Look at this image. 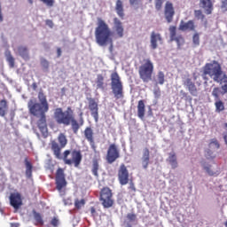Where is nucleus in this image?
Masks as SVG:
<instances>
[{"label": "nucleus", "mask_w": 227, "mask_h": 227, "mask_svg": "<svg viewBox=\"0 0 227 227\" xmlns=\"http://www.w3.org/2000/svg\"><path fill=\"white\" fill-rule=\"evenodd\" d=\"M96 83L98 90H104V75L98 74Z\"/></svg>", "instance_id": "c9c22d12"}, {"label": "nucleus", "mask_w": 227, "mask_h": 227, "mask_svg": "<svg viewBox=\"0 0 227 227\" xmlns=\"http://www.w3.org/2000/svg\"><path fill=\"white\" fill-rule=\"evenodd\" d=\"M192 43L195 47H198V45H200V34L196 33L193 35Z\"/></svg>", "instance_id": "37998d69"}, {"label": "nucleus", "mask_w": 227, "mask_h": 227, "mask_svg": "<svg viewBox=\"0 0 227 227\" xmlns=\"http://www.w3.org/2000/svg\"><path fill=\"white\" fill-rule=\"evenodd\" d=\"M120 159V149L116 144H111L106 152V161L108 164H113Z\"/></svg>", "instance_id": "1a4fd4ad"}, {"label": "nucleus", "mask_w": 227, "mask_h": 227, "mask_svg": "<svg viewBox=\"0 0 227 227\" xmlns=\"http://www.w3.org/2000/svg\"><path fill=\"white\" fill-rule=\"evenodd\" d=\"M215 111L218 114H220V113H223V111L226 109V107L224 106V102H223V100L221 99L215 100Z\"/></svg>", "instance_id": "7c9ffc66"}, {"label": "nucleus", "mask_w": 227, "mask_h": 227, "mask_svg": "<svg viewBox=\"0 0 227 227\" xmlns=\"http://www.w3.org/2000/svg\"><path fill=\"white\" fill-rule=\"evenodd\" d=\"M201 166H202L204 171H206V173L209 176H217L219 175V171H214L212 169V165L207 164V162H205V161H201Z\"/></svg>", "instance_id": "b1692460"}, {"label": "nucleus", "mask_w": 227, "mask_h": 227, "mask_svg": "<svg viewBox=\"0 0 227 227\" xmlns=\"http://www.w3.org/2000/svg\"><path fill=\"white\" fill-rule=\"evenodd\" d=\"M157 42L162 43V35L160 33L153 31L151 33V49L153 51L158 47Z\"/></svg>", "instance_id": "4be33fe9"}, {"label": "nucleus", "mask_w": 227, "mask_h": 227, "mask_svg": "<svg viewBox=\"0 0 227 227\" xmlns=\"http://www.w3.org/2000/svg\"><path fill=\"white\" fill-rule=\"evenodd\" d=\"M53 119L58 125H64V127L71 125L74 134H77L81 127L84 125V119L82 117L80 118V123L75 120L72 106H67L66 111H63L61 107L56 108L53 113Z\"/></svg>", "instance_id": "7ed1b4c3"}, {"label": "nucleus", "mask_w": 227, "mask_h": 227, "mask_svg": "<svg viewBox=\"0 0 227 227\" xmlns=\"http://www.w3.org/2000/svg\"><path fill=\"white\" fill-rule=\"evenodd\" d=\"M180 95H181V98L182 100H185V102H188V100H192V98H191V96H189V94H187V92L184 91V90H180Z\"/></svg>", "instance_id": "a19ab883"}, {"label": "nucleus", "mask_w": 227, "mask_h": 227, "mask_svg": "<svg viewBox=\"0 0 227 227\" xmlns=\"http://www.w3.org/2000/svg\"><path fill=\"white\" fill-rule=\"evenodd\" d=\"M194 17L198 19V20H204L205 14H203V12L201 10H195L194 11Z\"/></svg>", "instance_id": "ea45409f"}, {"label": "nucleus", "mask_w": 227, "mask_h": 227, "mask_svg": "<svg viewBox=\"0 0 227 227\" xmlns=\"http://www.w3.org/2000/svg\"><path fill=\"white\" fill-rule=\"evenodd\" d=\"M127 219H129L131 223H134L137 219V215L134 213H129L127 215Z\"/></svg>", "instance_id": "c03bdc74"}, {"label": "nucleus", "mask_w": 227, "mask_h": 227, "mask_svg": "<svg viewBox=\"0 0 227 227\" xmlns=\"http://www.w3.org/2000/svg\"><path fill=\"white\" fill-rule=\"evenodd\" d=\"M114 29L119 38H123L125 29L123 28V23H121V20H120L118 18L114 19Z\"/></svg>", "instance_id": "6ab92c4d"}, {"label": "nucleus", "mask_w": 227, "mask_h": 227, "mask_svg": "<svg viewBox=\"0 0 227 227\" xmlns=\"http://www.w3.org/2000/svg\"><path fill=\"white\" fill-rule=\"evenodd\" d=\"M139 78L143 82H150L153 75V62L150 59L144 60V63L138 67Z\"/></svg>", "instance_id": "39448f33"}, {"label": "nucleus", "mask_w": 227, "mask_h": 227, "mask_svg": "<svg viewBox=\"0 0 227 227\" xmlns=\"http://www.w3.org/2000/svg\"><path fill=\"white\" fill-rule=\"evenodd\" d=\"M18 52L22 59L29 61V50L27 49V46H19Z\"/></svg>", "instance_id": "393cba45"}, {"label": "nucleus", "mask_w": 227, "mask_h": 227, "mask_svg": "<svg viewBox=\"0 0 227 227\" xmlns=\"http://www.w3.org/2000/svg\"><path fill=\"white\" fill-rule=\"evenodd\" d=\"M164 15L167 22L171 24L173 22V18L175 17V7L171 2H167L165 4Z\"/></svg>", "instance_id": "4468645a"}, {"label": "nucleus", "mask_w": 227, "mask_h": 227, "mask_svg": "<svg viewBox=\"0 0 227 227\" xmlns=\"http://www.w3.org/2000/svg\"><path fill=\"white\" fill-rule=\"evenodd\" d=\"M98 168H100V166L98 165V160L94 159L92 160L91 172H92V175H94V176H96V178H98Z\"/></svg>", "instance_id": "2f4dec72"}, {"label": "nucleus", "mask_w": 227, "mask_h": 227, "mask_svg": "<svg viewBox=\"0 0 227 227\" xmlns=\"http://www.w3.org/2000/svg\"><path fill=\"white\" fill-rule=\"evenodd\" d=\"M184 85L188 88V91L192 97H198V88L192 79L187 78L184 82Z\"/></svg>", "instance_id": "aec40b11"}, {"label": "nucleus", "mask_w": 227, "mask_h": 227, "mask_svg": "<svg viewBox=\"0 0 227 227\" xmlns=\"http://www.w3.org/2000/svg\"><path fill=\"white\" fill-rule=\"evenodd\" d=\"M41 66L43 67V68H45V70H48L49 68V62L47 59H41Z\"/></svg>", "instance_id": "a18cd8bd"}, {"label": "nucleus", "mask_w": 227, "mask_h": 227, "mask_svg": "<svg viewBox=\"0 0 227 227\" xmlns=\"http://www.w3.org/2000/svg\"><path fill=\"white\" fill-rule=\"evenodd\" d=\"M24 162L26 166V176L27 178H31L33 176V164L27 158H25Z\"/></svg>", "instance_id": "c85d7f7f"}, {"label": "nucleus", "mask_w": 227, "mask_h": 227, "mask_svg": "<svg viewBox=\"0 0 227 227\" xmlns=\"http://www.w3.org/2000/svg\"><path fill=\"white\" fill-rule=\"evenodd\" d=\"M99 200L104 208H111L114 205V200L113 199V191L109 187H104L100 192Z\"/></svg>", "instance_id": "6e6552de"}, {"label": "nucleus", "mask_w": 227, "mask_h": 227, "mask_svg": "<svg viewBox=\"0 0 227 227\" xmlns=\"http://www.w3.org/2000/svg\"><path fill=\"white\" fill-rule=\"evenodd\" d=\"M141 162L142 168H144V169H148V166H150V149H148V147H145L143 150Z\"/></svg>", "instance_id": "412c9836"}, {"label": "nucleus", "mask_w": 227, "mask_h": 227, "mask_svg": "<svg viewBox=\"0 0 227 227\" xmlns=\"http://www.w3.org/2000/svg\"><path fill=\"white\" fill-rule=\"evenodd\" d=\"M80 116H82V113L80 114Z\"/></svg>", "instance_id": "69168bd1"}, {"label": "nucleus", "mask_w": 227, "mask_h": 227, "mask_svg": "<svg viewBox=\"0 0 227 227\" xmlns=\"http://www.w3.org/2000/svg\"><path fill=\"white\" fill-rule=\"evenodd\" d=\"M148 1H149V3H152L153 0H148Z\"/></svg>", "instance_id": "0e129e2a"}, {"label": "nucleus", "mask_w": 227, "mask_h": 227, "mask_svg": "<svg viewBox=\"0 0 227 227\" xmlns=\"http://www.w3.org/2000/svg\"><path fill=\"white\" fill-rule=\"evenodd\" d=\"M51 224L54 227H58L59 225V220L58 219V217L54 216L51 221Z\"/></svg>", "instance_id": "de8ad7c7"}, {"label": "nucleus", "mask_w": 227, "mask_h": 227, "mask_svg": "<svg viewBox=\"0 0 227 227\" xmlns=\"http://www.w3.org/2000/svg\"><path fill=\"white\" fill-rule=\"evenodd\" d=\"M209 75L215 82L221 84V88L215 87L212 91V97L215 100H220V95H226L227 93V75L223 72V67L217 60H213L210 63H207L203 67L202 77L204 81H208Z\"/></svg>", "instance_id": "f03ea898"}, {"label": "nucleus", "mask_w": 227, "mask_h": 227, "mask_svg": "<svg viewBox=\"0 0 227 227\" xmlns=\"http://www.w3.org/2000/svg\"><path fill=\"white\" fill-rule=\"evenodd\" d=\"M61 48L57 49V58H61Z\"/></svg>", "instance_id": "6e6d98bb"}, {"label": "nucleus", "mask_w": 227, "mask_h": 227, "mask_svg": "<svg viewBox=\"0 0 227 227\" xmlns=\"http://www.w3.org/2000/svg\"><path fill=\"white\" fill-rule=\"evenodd\" d=\"M155 9L159 12L162 10V4H164V0H154Z\"/></svg>", "instance_id": "79ce46f5"}, {"label": "nucleus", "mask_w": 227, "mask_h": 227, "mask_svg": "<svg viewBox=\"0 0 227 227\" xmlns=\"http://www.w3.org/2000/svg\"><path fill=\"white\" fill-rule=\"evenodd\" d=\"M129 191H132L133 192H136V185L134 184V182H130L129 183Z\"/></svg>", "instance_id": "864d4df0"}, {"label": "nucleus", "mask_w": 227, "mask_h": 227, "mask_svg": "<svg viewBox=\"0 0 227 227\" xmlns=\"http://www.w3.org/2000/svg\"><path fill=\"white\" fill-rule=\"evenodd\" d=\"M33 215L36 224L43 226V218L42 217V215L36 212V210H33Z\"/></svg>", "instance_id": "72a5a7b5"}, {"label": "nucleus", "mask_w": 227, "mask_h": 227, "mask_svg": "<svg viewBox=\"0 0 227 227\" xmlns=\"http://www.w3.org/2000/svg\"><path fill=\"white\" fill-rule=\"evenodd\" d=\"M32 88H33L34 90H36V88H38V85H36V82H34L32 84Z\"/></svg>", "instance_id": "13d9d810"}, {"label": "nucleus", "mask_w": 227, "mask_h": 227, "mask_svg": "<svg viewBox=\"0 0 227 227\" xmlns=\"http://www.w3.org/2000/svg\"><path fill=\"white\" fill-rule=\"evenodd\" d=\"M84 205H86V200L84 199H82V200L75 199L74 207L75 208H77V210H81V208H82Z\"/></svg>", "instance_id": "e433bc0d"}, {"label": "nucleus", "mask_w": 227, "mask_h": 227, "mask_svg": "<svg viewBox=\"0 0 227 227\" xmlns=\"http://www.w3.org/2000/svg\"><path fill=\"white\" fill-rule=\"evenodd\" d=\"M39 117L40 119L37 121V127L40 132H42L43 136L47 137V135L49 134L47 129V117L45 115H41Z\"/></svg>", "instance_id": "dca6fc26"}, {"label": "nucleus", "mask_w": 227, "mask_h": 227, "mask_svg": "<svg viewBox=\"0 0 227 227\" xmlns=\"http://www.w3.org/2000/svg\"><path fill=\"white\" fill-rule=\"evenodd\" d=\"M10 203L13 208L19 210L20 207H22V198L20 197V193H12L10 196Z\"/></svg>", "instance_id": "f3484780"}, {"label": "nucleus", "mask_w": 227, "mask_h": 227, "mask_svg": "<svg viewBox=\"0 0 227 227\" xmlns=\"http://www.w3.org/2000/svg\"><path fill=\"white\" fill-rule=\"evenodd\" d=\"M11 227H19V223H11Z\"/></svg>", "instance_id": "bf43d9fd"}, {"label": "nucleus", "mask_w": 227, "mask_h": 227, "mask_svg": "<svg viewBox=\"0 0 227 227\" xmlns=\"http://www.w3.org/2000/svg\"><path fill=\"white\" fill-rule=\"evenodd\" d=\"M90 214L91 215H93V217H95V214H97V209L94 207H90Z\"/></svg>", "instance_id": "5fc2aeb1"}, {"label": "nucleus", "mask_w": 227, "mask_h": 227, "mask_svg": "<svg viewBox=\"0 0 227 227\" xmlns=\"http://www.w3.org/2000/svg\"><path fill=\"white\" fill-rule=\"evenodd\" d=\"M179 31H195L196 25H194V20H190L187 22L181 20L179 27Z\"/></svg>", "instance_id": "a211bd4d"}, {"label": "nucleus", "mask_w": 227, "mask_h": 227, "mask_svg": "<svg viewBox=\"0 0 227 227\" xmlns=\"http://www.w3.org/2000/svg\"><path fill=\"white\" fill-rule=\"evenodd\" d=\"M29 4H33V0H27Z\"/></svg>", "instance_id": "052dcab7"}, {"label": "nucleus", "mask_w": 227, "mask_h": 227, "mask_svg": "<svg viewBox=\"0 0 227 227\" xmlns=\"http://www.w3.org/2000/svg\"><path fill=\"white\" fill-rule=\"evenodd\" d=\"M6 59H7V62L9 63L10 68H14L15 67V59L13 58V56H12V53L10 51L6 55Z\"/></svg>", "instance_id": "4c0bfd02"}, {"label": "nucleus", "mask_w": 227, "mask_h": 227, "mask_svg": "<svg viewBox=\"0 0 227 227\" xmlns=\"http://www.w3.org/2000/svg\"><path fill=\"white\" fill-rule=\"evenodd\" d=\"M27 107L30 114L40 118V116H44L45 113L49 111V106H45L41 103H36L35 99H30L27 103Z\"/></svg>", "instance_id": "0eeeda50"}, {"label": "nucleus", "mask_w": 227, "mask_h": 227, "mask_svg": "<svg viewBox=\"0 0 227 227\" xmlns=\"http://www.w3.org/2000/svg\"><path fill=\"white\" fill-rule=\"evenodd\" d=\"M38 100L39 104L44 106L45 107H49V103L47 102V96L43 93V91H40L38 93Z\"/></svg>", "instance_id": "473e14b6"}, {"label": "nucleus", "mask_w": 227, "mask_h": 227, "mask_svg": "<svg viewBox=\"0 0 227 227\" xmlns=\"http://www.w3.org/2000/svg\"><path fill=\"white\" fill-rule=\"evenodd\" d=\"M137 116L140 120H145V113L146 111L145 106V100L141 99L138 101L137 104Z\"/></svg>", "instance_id": "a878e982"}, {"label": "nucleus", "mask_w": 227, "mask_h": 227, "mask_svg": "<svg viewBox=\"0 0 227 227\" xmlns=\"http://www.w3.org/2000/svg\"><path fill=\"white\" fill-rule=\"evenodd\" d=\"M210 146H212V145H215V148H219V142H217L216 139H212L211 142H210Z\"/></svg>", "instance_id": "603ef678"}, {"label": "nucleus", "mask_w": 227, "mask_h": 227, "mask_svg": "<svg viewBox=\"0 0 227 227\" xmlns=\"http://www.w3.org/2000/svg\"><path fill=\"white\" fill-rule=\"evenodd\" d=\"M89 109L90 111L91 116L94 118L95 121H98V103L93 98H88Z\"/></svg>", "instance_id": "2eb2a0df"}, {"label": "nucleus", "mask_w": 227, "mask_h": 227, "mask_svg": "<svg viewBox=\"0 0 227 227\" xmlns=\"http://www.w3.org/2000/svg\"><path fill=\"white\" fill-rule=\"evenodd\" d=\"M112 35L113 33L111 32V28H109V25L102 18H98V23L95 28L96 43L100 47H105L107 43H113Z\"/></svg>", "instance_id": "20e7f679"}, {"label": "nucleus", "mask_w": 227, "mask_h": 227, "mask_svg": "<svg viewBox=\"0 0 227 227\" xmlns=\"http://www.w3.org/2000/svg\"><path fill=\"white\" fill-rule=\"evenodd\" d=\"M45 24L51 28L54 27V22H52V20H46Z\"/></svg>", "instance_id": "3c124183"}, {"label": "nucleus", "mask_w": 227, "mask_h": 227, "mask_svg": "<svg viewBox=\"0 0 227 227\" xmlns=\"http://www.w3.org/2000/svg\"><path fill=\"white\" fill-rule=\"evenodd\" d=\"M223 127H225V128H226V130H227V122H225V123L223 124Z\"/></svg>", "instance_id": "680f3d73"}, {"label": "nucleus", "mask_w": 227, "mask_h": 227, "mask_svg": "<svg viewBox=\"0 0 227 227\" xmlns=\"http://www.w3.org/2000/svg\"><path fill=\"white\" fill-rule=\"evenodd\" d=\"M153 95L155 98H160V88L154 89Z\"/></svg>", "instance_id": "09e8293b"}, {"label": "nucleus", "mask_w": 227, "mask_h": 227, "mask_svg": "<svg viewBox=\"0 0 227 227\" xmlns=\"http://www.w3.org/2000/svg\"><path fill=\"white\" fill-rule=\"evenodd\" d=\"M131 6H139L143 0H129Z\"/></svg>", "instance_id": "49530a36"}, {"label": "nucleus", "mask_w": 227, "mask_h": 227, "mask_svg": "<svg viewBox=\"0 0 227 227\" xmlns=\"http://www.w3.org/2000/svg\"><path fill=\"white\" fill-rule=\"evenodd\" d=\"M58 141L59 144L57 143L56 140L51 142V152H53L55 159L64 160V163L67 166L74 165V168H79V166H81V162H82V153L81 150H66L61 154V149L67 146L68 140L67 139V136H65V134L60 133L58 137Z\"/></svg>", "instance_id": "f257e3e1"}, {"label": "nucleus", "mask_w": 227, "mask_h": 227, "mask_svg": "<svg viewBox=\"0 0 227 227\" xmlns=\"http://www.w3.org/2000/svg\"><path fill=\"white\" fill-rule=\"evenodd\" d=\"M167 160L168 164H170L172 169H176V168H178V161L176 160V153H170Z\"/></svg>", "instance_id": "cd10ccee"}, {"label": "nucleus", "mask_w": 227, "mask_h": 227, "mask_svg": "<svg viewBox=\"0 0 227 227\" xmlns=\"http://www.w3.org/2000/svg\"><path fill=\"white\" fill-rule=\"evenodd\" d=\"M200 4L205 10L206 15H212V12H214V4L212 3V0H200Z\"/></svg>", "instance_id": "5701e85b"}, {"label": "nucleus", "mask_w": 227, "mask_h": 227, "mask_svg": "<svg viewBox=\"0 0 227 227\" xmlns=\"http://www.w3.org/2000/svg\"><path fill=\"white\" fill-rule=\"evenodd\" d=\"M83 136L88 143H90L94 153H96L98 157H100V152L97 151V145H95V133L93 132V129H91V127L85 128L83 131Z\"/></svg>", "instance_id": "9d476101"}, {"label": "nucleus", "mask_w": 227, "mask_h": 227, "mask_svg": "<svg viewBox=\"0 0 227 227\" xmlns=\"http://www.w3.org/2000/svg\"><path fill=\"white\" fill-rule=\"evenodd\" d=\"M115 11H116L117 15L121 19H123V17H125V12H124V9H123V2H121V0L116 1Z\"/></svg>", "instance_id": "bb28decb"}, {"label": "nucleus", "mask_w": 227, "mask_h": 227, "mask_svg": "<svg viewBox=\"0 0 227 227\" xmlns=\"http://www.w3.org/2000/svg\"><path fill=\"white\" fill-rule=\"evenodd\" d=\"M6 113H8V102L6 99L0 100V116L4 118L6 116Z\"/></svg>", "instance_id": "c756f323"}, {"label": "nucleus", "mask_w": 227, "mask_h": 227, "mask_svg": "<svg viewBox=\"0 0 227 227\" xmlns=\"http://www.w3.org/2000/svg\"><path fill=\"white\" fill-rule=\"evenodd\" d=\"M205 157L207 160H214V159H215V154H214L212 150L207 149L205 153Z\"/></svg>", "instance_id": "58836bf2"}, {"label": "nucleus", "mask_w": 227, "mask_h": 227, "mask_svg": "<svg viewBox=\"0 0 227 227\" xmlns=\"http://www.w3.org/2000/svg\"><path fill=\"white\" fill-rule=\"evenodd\" d=\"M156 82L157 84H164L166 82V75L164 74V72L159 71L156 76Z\"/></svg>", "instance_id": "f704fd0d"}, {"label": "nucleus", "mask_w": 227, "mask_h": 227, "mask_svg": "<svg viewBox=\"0 0 227 227\" xmlns=\"http://www.w3.org/2000/svg\"><path fill=\"white\" fill-rule=\"evenodd\" d=\"M225 227H227V221L225 222Z\"/></svg>", "instance_id": "e2e57ef3"}, {"label": "nucleus", "mask_w": 227, "mask_h": 227, "mask_svg": "<svg viewBox=\"0 0 227 227\" xmlns=\"http://www.w3.org/2000/svg\"><path fill=\"white\" fill-rule=\"evenodd\" d=\"M4 19H3V12L1 10V3H0V22H3Z\"/></svg>", "instance_id": "4d7b16f0"}, {"label": "nucleus", "mask_w": 227, "mask_h": 227, "mask_svg": "<svg viewBox=\"0 0 227 227\" xmlns=\"http://www.w3.org/2000/svg\"><path fill=\"white\" fill-rule=\"evenodd\" d=\"M55 182L56 189L59 192H61L67 187V179H65V170L63 168H58Z\"/></svg>", "instance_id": "9b49d317"}, {"label": "nucleus", "mask_w": 227, "mask_h": 227, "mask_svg": "<svg viewBox=\"0 0 227 227\" xmlns=\"http://www.w3.org/2000/svg\"><path fill=\"white\" fill-rule=\"evenodd\" d=\"M129 169L125 164H121L118 170V180L121 185H127L129 184Z\"/></svg>", "instance_id": "f8f14e48"}, {"label": "nucleus", "mask_w": 227, "mask_h": 227, "mask_svg": "<svg viewBox=\"0 0 227 227\" xmlns=\"http://www.w3.org/2000/svg\"><path fill=\"white\" fill-rule=\"evenodd\" d=\"M111 88L114 98L118 100L123 98V83L120 79L118 73L114 72L111 74Z\"/></svg>", "instance_id": "423d86ee"}, {"label": "nucleus", "mask_w": 227, "mask_h": 227, "mask_svg": "<svg viewBox=\"0 0 227 227\" xmlns=\"http://www.w3.org/2000/svg\"><path fill=\"white\" fill-rule=\"evenodd\" d=\"M46 6H54V0H41Z\"/></svg>", "instance_id": "8fccbe9b"}, {"label": "nucleus", "mask_w": 227, "mask_h": 227, "mask_svg": "<svg viewBox=\"0 0 227 227\" xmlns=\"http://www.w3.org/2000/svg\"><path fill=\"white\" fill-rule=\"evenodd\" d=\"M168 31L170 33V42H176L178 47L185 43V39L182 35H176V27L170 26Z\"/></svg>", "instance_id": "ddd939ff"}]
</instances>
